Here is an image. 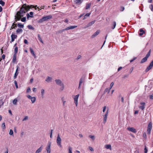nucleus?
Here are the masks:
<instances>
[{
    "instance_id": "nucleus-1",
    "label": "nucleus",
    "mask_w": 153,
    "mask_h": 153,
    "mask_svg": "<svg viewBox=\"0 0 153 153\" xmlns=\"http://www.w3.org/2000/svg\"><path fill=\"white\" fill-rule=\"evenodd\" d=\"M35 8L33 5L29 6L27 5L26 4L23 5L19 11L18 12L15 18L16 20H19L21 18L24 16V13L27 11L31 8Z\"/></svg>"
},
{
    "instance_id": "nucleus-2",
    "label": "nucleus",
    "mask_w": 153,
    "mask_h": 153,
    "mask_svg": "<svg viewBox=\"0 0 153 153\" xmlns=\"http://www.w3.org/2000/svg\"><path fill=\"white\" fill-rule=\"evenodd\" d=\"M56 83L58 85L61 86L60 90L61 91H62L64 89L65 86L62 81L59 79H56L55 80Z\"/></svg>"
},
{
    "instance_id": "nucleus-3",
    "label": "nucleus",
    "mask_w": 153,
    "mask_h": 153,
    "mask_svg": "<svg viewBox=\"0 0 153 153\" xmlns=\"http://www.w3.org/2000/svg\"><path fill=\"white\" fill-rule=\"evenodd\" d=\"M52 18V16L51 15H49L44 16L43 17L42 19H40L39 20V22H42L44 21H48L51 19Z\"/></svg>"
},
{
    "instance_id": "nucleus-4",
    "label": "nucleus",
    "mask_w": 153,
    "mask_h": 153,
    "mask_svg": "<svg viewBox=\"0 0 153 153\" xmlns=\"http://www.w3.org/2000/svg\"><path fill=\"white\" fill-rule=\"evenodd\" d=\"M108 109H107V111H106V112L105 113V114H104L103 115V123L104 124H105L106 122L107 117L108 115Z\"/></svg>"
},
{
    "instance_id": "nucleus-5",
    "label": "nucleus",
    "mask_w": 153,
    "mask_h": 153,
    "mask_svg": "<svg viewBox=\"0 0 153 153\" xmlns=\"http://www.w3.org/2000/svg\"><path fill=\"white\" fill-rule=\"evenodd\" d=\"M152 123L151 122H150L149 123L147 127V133L148 134H150L151 131L152 130Z\"/></svg>"
},
{
    "instance_id": "nucleus-6",
    "label": "nucleus",
    "mask_w": 153,
    "mask_h": 153,
    "mask_svg": "<svg viewBox=\"0 0 153 153\" xmlns=\"http://www.w3.org/2000/svg\"><path fill=\"white\" fill-rule=\"evenodd\" d=\"M79 94H78L76 96H73L72 97L74 98V103L75 104L76 106H77L78 105V99L79 97Z\"/></svg>"
},
{
    "instance_id": "nucleus-7",
    "label": "nucleus",
    "mask_w": 153,
    "mask_h": 153,
    "mask_svg": "<svg viewBox=\"0 0 153 153\" xmlns=\"http://www.w3.org/2000/svg\"><path fill=\"white\" fill-rule=\"evenodd\" d=\"M61 139L60 137L59 134H58L57 137L56 143L60 147L62 146L61 145Z\"/></svg>"
},
{
    "instance_id": "nucleus-8",
    "label": "nucleus",
    "mask_w": 153,
    "mask_h": 153,
    "mask_svg": "<svg viewBox=\"0 0 153 153\" xmlns=\"http://www.w3.org/2000/svg\"><path fill=\"white\" fill-rule=\"evenodd\" d=\"M51 143L50 142H49L47 144V145L46 148V149L47 151V153H51Z\"/></svg>"
},
{
    "instance_id": "nucleus-9",
    "label": "nucleus",
    "mask_w": 153,
    "mask_h": 153,
    "mask_svg": "<svg viewBox=\"0 0 153 153\" xmlns=\"http://www.w3.org/2000/svg\"><path fill=\"white\" fill-rule=\"evenodd\" d=\"M127 130L130 131H131L134 133H136L137 132V131L133 127H128L127 128Z\"/></svg>"
},
{
    "instance_id": "nucleus-10",
    "label": "nucleus",
    "mask_w": 153,
    "mask_h": 153,
    "mask_svg": "<svg viewBox=\"0 0 153 153\" xmlns=\"http://www.w3.org/2000/svg\"><path fill=\"white\" fill-rule=\"evenodd\" d=\"M95 22V20H94L91 22L89 23L87 25L85 26L84 28H86L89 27L92 25Z\"/></svg>"
},
{
    "instance_id": "nucleus-11",
    "label": "nucleus",
    "mask_w": 153,
    "mask_h": 153,
    "mask_svg": "<svg viewBox=\"0 0 153 153\" xmlns=\"http://www.w3.org/2000/svg\"><path fill=\"white\" fill-rule=\"evenodd\" d=\"M11 42H12L14 41L15 39H16L17 38V36L16 35H15L13 34H12L11 36Z\"/></svg>"
},
{
    "instance_id": "nucleus-12",
    "label": "nucleus",
    "mask_w": 153,
    "mask_h": 153,
    "mask_svg": "<svg viewBox=\"0 0 153 153\" xmlns=\"http://www.w3.org/2000/svg\"><path fill=\"white\" fill-rule=\"evenodd\" d=\"M84 78H80L79 82V86L78 87V88L79 89L80 87V86L81 84L84 82Z\"/></svg>"
},
{
    "instance_id": "nucleus-13",
    "label": "nucleus",
    "mask_w": 153,
    "mask_h": 153,
    "mask_svg": "<svg viewBox=\"0 0 153 153\" xmlns=\"http://www.w3.org/2000/svg\"><path fill=\"white\" fill-rule=\"evenodd\" d=\"M19 67L18 66H17V68L16 69V72L14 74V79H15L16 78L17 76L19 74V73L18 72V71Z\"/></svg>"
},
{
    "instance_id": "nucleus-14",
    "label": "nucleus",
    "mask_w": 153,
    "mask_h": 153,
    "mask_svg": "<svg viewBox=\"0 0 153 153\" xmlns=\"http://www.w3.org/2000/svg\"><path fill=\"white\" fill-rule=\"evenodd\" d=\"M140 104L141 106L139 107V108L142 110H143L145 108V103L144 102H141Z\"/></svg>"
},
{
    "instance_id": "nucleus-15",
    "label": "nucleus",
    "mask_w": 153,
    "mask_h": 153,
    "mask_svg": "<svg viewBox=\"0 0 153 153\" xmlns=\"http://www.w3.org/2000/svg\"><path fill=\"white\" fill-rule=\"evenodd\" d=\"M52 78L51 77L48 76L47 77L45 81L48 82H49L52 81Z\"/></svg>"
},
{
    "instance_id": "nucleus-16",
    "label": "nucleus",
    "mask_w": 153,
    "mask_h": 153,
    "mask_svg": "<svg viewBox=\"0 0 153 153\" xmlns=\"http://www.w3.org/2000/svg\"><path fill=\"white\" fill-rule=\"evenodd\" d=\"M100 33V31L99 30H97L96 32H95L94 34H93L92 35V37L94 38L96 36H97Z\"/></svg>"
},
{
    "instance_id": "nucleus-17",
    "label": "nucleus",
    "mask_w": 153,
    "mask_h": 153,
    "mask_svg": "<svg viewBox=\"0 0 153 153\" xmlns=\"http://www.w3.org/2000/svg\"><path fill=\"white\" fill-rule=\"evenodd\" d=\"M82 0H74V2L78 5L80 4L82 2Z\"/></svg>"
},
{
    "instance_id": "nucleus-18",
    "label": "nucleus",
    "mask_w": 153,
    "mask_h": 153,
    "mask_svg": "<svg viewBox=\"0 0 153 153\" xmlns=\"http://www.w3.org/2000/svg\"><path fill=\"white\" fill-rule=\"evenodd\" d=\"M30 14L29 13L27 14V19H28L29 17H32L33 16V13L32 12H31L30 13Z\"/></svg>"
},
{
    "instance_id": "nucleus-19",
    "label": "nucleus",
    "mask_w": 153,
    "mask_h": 153,
    "mask_svg": "<svg viewBox=\"0 0 153 153\" xmlns=\"http://www.w3.org/2000/svg\"><path fill=\"white\" fill-rule=\"evenodd\" d=\"M77 27V26H76V25L69 26V27H67L66 28V29L67 30H69L70 29H74V28L76 27Z\"/></svg>"
},
{
    "instance_id": "nucleus-20",
    "label": "nucleus",
    "mask_w": 153,
    "mask_h": 153,
    "mask_svg": "<svg viewBox=\"0 0 153 153\" xmlns=\"http://www.w3.org/2000/svg\"><path fill=\"white\" fill-rule=\"evenodd\" d=\"M16 45L17 43H16L14 46V53H17L18 52V47L16 46Z\"/></svg>"
},
{
    "instance_id": "nucleus-21",
    "label": "nucleus",
    "mask_w": 153,
    "mask_h": 153,
    "mask_svg": "<svg viewBox=\"0 0 153 153\" xmlns=\"http://www.w3.org/2000/svg\"><path fill=\"white\" fill-rule=\"evenodd\" d=\"M140 33H139V35L140 36H142L143 34L145 33V31L143 30L142 29H141L139 30Z\"/></svg>"
},
{
    "instance_id": "nucleus-22",
    "label": "nucleus",
    "mask_w": 153,
    "mask_h": 153,
    "mask_svg": "<svg viewBox=\"0 0 153 153\" xmlns=\"http://www.w3.org/2000/svg\"><path fill=\"white\" fill-rule=\"evenodd\" d=\"M105 147L106 149H110L111 150V146L110 144H107L105 145Z\"/></svg>"
},
{
    "instance_id": "nucleus-23",
    "label": "nucleus",
    "mask_w": 153,
    "mask_h": 153,
    "mask_svg": "<svg viewBox=\"0 0 153 153\" xmlns=\"http://www.w3.org/2000/svg\"><path fill=\"white\" fill-rule=\"evenodd\" d=\"M91 4V3L86 4V6L85 7V9L87 10L89 9L90 8Z\"/></svg>"
},
{
    "instance_id": "nucleus-24",
    "label": "nucleus",
    "mask_w": 153,
    "mask_h": 153,
    "mask_svg": "<svg viewBox=\"0 0 153 153\" xmlns=\"http://www.w3.org/2000/svg\"><path fill=\"white\" fill-rule=\"evenodd\" d=\"M16 53H14L13 55V62H14L16 60Z\"/></svg>"
},
{
    "instance_id": "nucleus-25",
    "label": "nucleus",
    "mask_w": 153,
    "mask_h": 153,
    "mask_svg": "<svg viewBox=\"0 0 153 153\" xmlns=\"http://www.w3.org/2000/svg\"><path fill=\"white\" fill-rule=\"evenodd\" d=\"M91 13H86L83 17V19L84 20L87 17H89L90 15L91 14Z\"/></svg>"
},
{
    "instance_id": "nucleus-26",
    "label": "nucleus",
    "mask_w": 153,
    "mask_h": 153,
    "mask_svg": "<svg viewBox=\"0 0 153 153\" xmlns=\"http://www.w3.org/2000/svg\"><path fill=\"white\" fill-rule=\"evenodd\" d=\"M30 49L31 53L32 54V55L35 57V58L36 56L33 49L31 48H30Z\"/></svg>"
},
{
    "instance_id": "nucleus-27",
    "label": "nucleus",
    "mask_w": 153,
    "mask_h": 153,
    "mask_svg": "<svg viewBox=\"0 0 153 153\" xmlns=\"http://www.w3.org/2000/svg\"><path fill=\"white\" fill-rule=\"evenodd\" d=\"M45 93V90L44 89H42L41 91V94L42 98H43L44 95Z\"/></svg>"
},
{
    "instance_id": "nucleus-28",
    "label": "nucleus",
    "mask_w": 153,
    "mask_h": 153,
    "mask_svg": "<svg viewBox=\"0 0 153 153\" xmlns=\"http://www.w3.org/2000/svg\"><path fill=\"white\" fill-rule=\"evenodd\" d=\"M152 67L151 66V65H149L146 68V72H148V71H149L150 69H151L152 68Z\"/></svg>"
},
{
    "instance_id": "nucleus-29",
    "label": "nucleus",
    "mask_w": 153,
    "mask_h": 153,
    "mask_svg": "<svg viewBox=\"0 0 153 153\" xmlns=\"http://www.w3.org/2000/svg\"><path fill=\"white\" fill-rule=\"evenodd\" d=\"M114 85V83L113 82H112L111 83V84H110V87H109V89L108 90V93H109L110 91V89L112 88L113 86Z\"/></svg>"
},
{
    "instance_id": "nucleus-30",
    "label": "nucleus",
    "mask_w": 153,
    "mask_h": 153,
    "mask_svg": "<svg viewBox=\"0 0 153 153\" xmlns=\"http://www.w3.org/2000/svg\"><path fill=\"white\" fill-rule=\"evenodd\" d=\"M147 58H146V57H144L141 60V63H144V62H145L147 60Z\"/></svg>"
},
{
    "instance_id": "nucleus-31",
    "label": "nucleus",
    "mask_w": 153,
    "mask_h": 153,
    "mask_svg": "<svg viewBox=\"0 0 153 153\" xmlns=\"http://www.w3.org/2000/svg\"><path fill=\"white\" fill-rule=\"evenodd\" d=\"M18 102L17 99L16 98H15L13 101V103L14 105H16Z\"/></svg>"
},
{
    "instance_id": "nucleus-32",
    "label": "nucleus",
    "mask_w": 153,
    "mask_h": 153,
    "mask_svg": "<svg viewBox=\"0 0 153 153\" xmlns=\"http://www.w3.org/2000/svg\"><path fill=\"white\" fill-rule=\"evenodd\" d=\"M116 25V23L115 22H113V26L111 27L112 29H114Z\"/></svg>"
},
{
    "instance_id": "nucleus-33",
    "label": "nucleus",
    "mask_w": 153,
    "mask_h": 153,
    "mask_svg": "<svg viewBox=\"0 0 153 153\" xmlns=\"http://www.w3.org/2000/svg\"><path fill=\"white\" fill-rule=\"evenodd\" d=\"M72 147L71 146H69L68 153H72Z\"/></svg>"
},
{
    "instance_id": "nucleus-34",
    "label": "nucleus",
    "mask_w": 153,
    "mask_h": 153,
    "mask_svg": "<svg viewBox=\"0 0 153 153\" xmlns=\"http://www.w3.org/2000/svg\"><path fill=\"white\" fill-rule=\"evenodd\" d=\"M150 53H151V50H150L148 52V53L146 55L145 57H146V58H147V59L150 56Z\"/></svg>"
},
{
    "instance_id": "nucleus-35",
    "label": "nucleus",
    "mask_w": 153,
    "mask_h": 153,
    "mask_svg": "<svg viewBox=\"0 0 153 153\" xmlns=\"http://www.w3.org/2000/svg\"><path fill=\"white\" fill-rule=\"evenodd\" d=\"M28 28L30 29L34 30V28L31 25H28L27 26Z\"/></svg>"
},
{
    "instance_id": "nucleus-36",
    "label": "nucleus",
    "mask_w": 153,
    "mask_h": 153,
    "mask_svg": "<svg viewBox=\"0 0 153 153\" xmlns=\"http://www.w3.org/2000/svg\"><path fill=\"white\" fill-rule=\"evenodd\" d=\"M31 101L32 103H33L36 100V98L35 97H33L32 98H31Z\"/></svg>"
},
{
    "instance_id": "nucleus-37",
    "label": "nucleus",
    "mask_w": 153,
    "mask_h": 153,
    "mask_svg": "<svg viewBox=\"0 0 153 153\" xmlns=\"http://www.w3.org/2000/svg\"><path fill=\"white\" fill-rule=\"evenodd\" d=\"M18 26L20 28H23L24 27V25L19 23L18 24Z\"/></svg>"
},
{
    "instance_id": "nucleus-38",
    "label": "nucleus",
    "mask_w": 153,
    "mask_h": 153,
    "mask_svg": "<svg viewBox=\"0 0 153 153\" xmlns=\"http://www.w3.org/2000/svg\"><path fill=\"white\" fill-rule=\"evenodd\" d=\"M0 4L2 6H4V5L5 3L2 0H0Z\"/></svg>"
},
{
    "instance_id": "nucleus-39",
    "label": "nucleus",
    "mask_w": 153,
    "mask_h": 153,
    "mask_svg": "<svg viewBox=\"0 0 153 153\" xmlns=\"http://www.w3.org/2000/svg\"><path fill=\"white\" fill-rule=\"evenodd\" d=\"M1 127L3 129H4L5 128V123H2L1 126Z\"/></svg>"
},
{
    "instance_id": "nucleus-40",
    "label": "nucleus",
    "mask_w": 153,
    "mask_h": 153,
    "mask_svg": "<svg viewBox=\"0 0 153 153\" xmlns=\"http://www.w3.org/2000/svg\"><path fill=\"white\" fill-rule=\"evenodd\" d=\"M148 152V149L146 146H145V148L144 149V153H147Z\"/></svg>"
},
{
    "instance_id": "nucleus-41",
    "label": "nucleus",
    "mask_w": 153,
    "mask_h": 153,
    "mask_svg": "<svg viewBox=\"0 0 153 153\" xmlns=\"http://www.w3.org/2000/svg\"><path fill=\"white\" fill-rule=\"evenodd\" d=\"M149 8L152 11H153V5L152 4L150 5L149 6Z\"/></svg>"
},
{
    "instance_id": "nucleus-42",
    "label": "nucleus",
    "mask_w": 153,
    "mask_h": 153,
    "mask_svg": "<svg viewBox=\"0 0 153 153\" xmlns=\"http://www.w3.org/2000/svg\"><path fill=\"white\" fill-rule=\"evenodd\" d=\"M14 84L16 86V88H18V85H17V81H16V80H15L14 81Z\"/></svg>"
},
{
    "instance_id": "nucleus-43",
    "label": "nucleus",
    "mask_w": 153,
    "mask_h": 153,
    "mask_svg": "<svg viewBox=\"0 0 153 153\" xmlns=\"http://www.w3.org/2000/svg\"><path fill=\"white\" fill-rule=\"evenodd\" d=\"M22 32V30L20 29H18L16 30V32L18 33L19 32Z\"/></svg>"
},
{
    "instance_id": "nucleus-44",
    "label": "nucleus",
    "mask_w": 153,
    "mask_h": 153,
    "mask_svg": "<svg viewBox=\"0 0 153 153\" xmlns=\"http://www.w3.org/2000/svg\"><path fill=\"white\" fill-rule=\"evenodd\" d=\"M16 27V24H15L14 23H13L12 25V26L11 27V28L12 29H13L15 28V27Z\"/></svg>"
},
{
    "instance_id": "nucleus-45",
    "label": "nucleus",
    "mask_w": 153,
    "mask_h": 153,
    "mask_svg": "<svg viewBox=\"0 0 153 153\" xmlns=\"http://www.w3.org/2000/svg\"><path fill=\"white\" fill-rule=\"evenodd\" d=\"M9 134L10 135H13V131L12 130L10 129V130Z\"/></svg>"
},
{
    "instance_id": "nucleus-46",
    "label": "nucleus",
    "mask_w": 153,
    "mask_h": 153,
    "mask_svg": "<svg viewBox=\"0 0 153 153\" xmlns=\"http://www.w3.org/2000/svg\"><path fill=\"white\" fill-rule=\"evenodd\" d=\"M30 91H31V89H30V87H28L27 88V93H29Z\"/></svg>"
},
{
    "instance_id": "nucleus-47",
    "label": "nucleus",
    "mask_w": 153,
    "mask_h": 153,
    "mask_svg": "<svg viewBox=\"0 0 153 153\" xmlns=\"http://www.w3.org/2000/svg\"><path fill=\"white\" fill-rule=\"evenodd\" d=\"M26 19V17H23V18L21 19V21L22 22H24L25 21Z\"/></svg>"
},
{
    "instance_id": "nucleus-48",
    "label": "nucleus",
    "mask_w": 153,
    "mask_h": 153,
    "mask_svg": "<svg viewBox=\"0 0 153 153\" xmlns=\"http://www.w3.org/2000/svg\"><path fill=\"white\" fill-rule=\"evenodd\" d=\"M89 137L93 140H94V136L89 135Z\"/></svg>"
},
{
    "instance_id": "nucleus-49",
    "label": "nucleus",
    "mask_w": 153,
    "mask_h": 153,
    "mask_svg": "<svg viewBox=\"0 0 153 153\" xmlns=\"http://www.w3.org/2000/svg\"><path fill=\"white\" fill-rule=\"evenodd\" d=\"M143 136L144 138L146 139V134L145 132H144L143 133Z\"/></svg>"
},
{
    "instance_id": "nucleus-50",
    "label": "nucleus",
    "mask_w": 153,
    "mask_h": 153,
    "mask_svg": "<svg viewBox=\"0 0 153 153\" xmlns=\"http://www.w3.org/2000/svg\"><path fill=\"white\" fill-rule=\"evenodd\" d=\"M28 119V117L27 116H25L23 120V121H25Z\"/></svg>"
},
{
    "instance_id": "nucleus-51",
    "label": "nucleus",
    "mask_w": 153,
    "mask_h": 153,
    "mask_svg": "<svg viewBox=\"0 0 153 153\" xmlns=\"http://www.w3.org/2000/svg\"><path fill=\"white\" fill-rule=\"evenodd\" d=\"M149 98L151 100L153 99V94L150 95L149 96Z\"/></svg>"
},
{
    "instance_id": "nucleus-52",
    "label": "nucleus",
    "mask_w": 153,
    "mask_h": 153,
    "mask_svg": "<svg viewBox=\"0 0 153 153\" xmlns=\"http://www.w3.org/2000/svg\"><path fill=\"white\" fill-rule=\"evenodd\" d=\"M61 100L62 102L66 100L64 97H62L61 98Z\"/></svg>"
},
{
    "instance_id": "nucleus-53",
    "label": "nucleus",
    "mask_w": 153,
    "mask_h": 153,
    "mask_svg": "<svg viewBox=\"0 0 153 153\" xmlns=\"http://www.w3.org/2000/svg\"><path fill=\"white\" fill-rule=\"evenodd\" d=\"M136 59V57H134L132 59H131L130 60V62H132L133 61H134Z\"/></svg>"
},
{
    "instance_id": "nucleus-54",
    "label": "nucleus",
    "mask_w": 153,
    "mask_h": 153,
    "mask_svg": "<svg viewBox=\"0 0 153 153\" xmlns=\"http://www.w3.org/2000/svg\"><path fill=\"white\" fill-rule=\"evenodd\" d=\"M66 100L64 101H63L62 102V103H63V106H65V105H66Z\"/></svg>"
},
{
    "instance_id": "nucleus-55",
    "label": "nucleus",
    "mask_w": 153,
    "mask_h": 153,
    "mask_svg": "<svg viewBox=\"0 0 153 153\" xmlns=\"http://www.w3.org/2000/svg\"><path fill=\"white\" fill-rule=\"evenodd\" d=\"M125 9V8L124 7H121L120 11H123Z\"/></svg>"
},
{
    "instance_id": "nucleus-56",
    "label": "nucleus",
    "mask_w": 153,
    "mask_h": 153,
    "mask_svg": "<svg viewBox=\"0 0 153 153\" xmlns=\"http://www.w3.org/2000/svg\"><path fill=\"white\" fill-rule=\"evenodd\" d=\"M106 109V106H105L103 107V112L104 113L105 110Z\"/></svg>"
},
{
    "instance_id": "nucleus-57",
    "label": "nucleus",
    "mask_w": 153,
    "mask_h": 153,
    "mask_svg": "<svg viewBox=\"0 0 153 153\" xmlns=\"http://www.w3.org/2000/svg\"><path fill=\"white\" fill-rule=\"evenodd\" d=\"M24 42L25 44H28V42L27 40L25 39L24 40Z\"/></svg>"
},
{
    "instance_id": "nucleus-58",
    "label": "nucleus",
    "mask_w": 153,
    "mask_h": 153,
    "mask_svg": "<svg viewBox=\"0 0 153 153\" xmlns=\"http://www.w3.org/2000/svg\"><path fill=\"white\" fill-rule=\"evenodd\" d=\"M89 149L91 151H94V149H93V148L92 147H89Z\"/></svg>"
},
{
    "instance_id": "nucleus-59",
    "label": "nucleus",
    "mask_w": 153,
    "mask_h": 153,
    "mask_svg": "<svg viewBox=\"0 0 153 153\" xmlns=\"http://www.w3.org/2000/svg\"><path fill=\"white\" fill-rule=\"evenodd\" d=\"M27 97L28 99H30L31 100L32 97L30 95H27Z\"/></svg>"
},
{
    "instance_id": "nucleus-60",
    "label": "nucleus",
    "mask_w": 153,
    "mask_h": 153,
    "mask_svg": "<svg viewBox=\"0 0 153 153\" xmlns=\"http://www.w3.org/2000/svg\"><path fill=\"white\" fill-rule=\"evenodd\" d=\"M39 40L40 41V42L42 43H43V42L42 41L41 38L39 36Z\"/></svg>"
},
{
    "instance_id": "nucleus-61",
    "label": "nucleus",
    "mask_w": 153,
    "mask_h": 153,
    "mask_svg": "<svg viewBox=\"0 0 153 153\" xmlns=\"http://www.w3.org/2000/svg\"><path fill=\"white\" fill-rule=\"evenodd\" d=\"M66 28H65V29H62V30H60V32H63V31H65V30H66Z\"/></svg>"
},
{
    "instance_id": "nucleus-62",
    "label": "nucleus",
    "mask_w": 153,
    "mask_h": 153,
    "mask_svg": "<svg viewBox=\"0 0 153 153\" xmlns=\"http://www.w3.org/2000/svg\"><path fill=\"white\" fill-rule=\"evenodd\" d=\"M109 89H108V88H106L105 90V91H104L105 92H106L107 91L108 92Z\"/></svg>"
},
{
    "instance_id": "nucleus-63",
    "label": "nucleus",
    "mask_w": 153,
    "mask_h": 153,
    "mask_svg": "<svg viewBox=\"0 0 153 153\" xmlns=\"http://www.w3.org/2000/svg\"><path fill=\"white\" fill-rule=\"evenodd\" d=\"M149 65H151V66L153 67V60L150 63Z\"/></svg>"
},
{
    "instance_id": "nucleus-64",
    "label": "nucleus",
    "mask_w": 153,
    "mask_h": 153,
    "mask_svg": "<svg viewBox=\"0 0 153 153\" xmlns=\"http://www.w3.org/2000/svg\"><path fill=\"white\" fill-rule=\"evenodd\" d=\"M122 67H120L118 69V70H117L118 71H119L120 70L122 69Z\"/></svg>"
}]
</instances>
